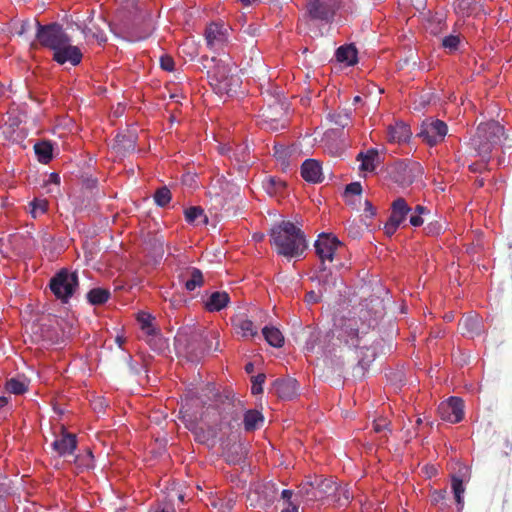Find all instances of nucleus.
Masks as SVG:
<instances>
[{
    "label": "nucleus",
    "instance_id": "nucleus-23",
    "mask_svg": "<svg viewBox=\"0 0 512 512\" xmlns=\"http://www.w3.org/2000/svg\"><path fill=\"white\" fill-rule=\"evenodd\" d=\"M412 133L410 127L404 122H396L387 128V140L390 143H402L410 139Z\"/></svg>",
    "mask_w": 512,
    "mask_h": 512
},
{
    "label": "nucleus",
    "instance_id": "nucleus-29",
    "mask_svg": "<svg viewBox=\"0 0 512 512\" xmlns=\"http://www.w3.org/2000/svg\"><path fill=\"white\" fill-rule=\"evenodd\" d=\"M111 293L105 288H93L87 293V300L91 305H102L110 299Z\"/></svg>",
    "mask_w": 512,
    "mask_h": 512
},
{
    "label": "nucleus",
    "instance_id": "nucleus-27",
    "mask_svg": "<svg viewBox=\"0 0 512 512\" xmlns=\"http://www.w3.org/2000/svg\"><path fill=\"white\" fill-rule=\"evenodd\" d=\"M264 422L262 413L258 410H247L244 413L243 424L246 432H253Z\"/></svg>",
    "mask_w": 512,
    "mask_h": 512
},
{
    "label": "nucleus",
    "instance_id": "nucleus-58",
    "mask_svg": "<svg viewBox=\"0 0 512 512\" xmlns=\"http://www.w3.org/2000/svg\"><path fill=\"white\" fill-rule=\"evenodd\" d=\"M292 495H293V492L291 490H287V489L283 490L281 493L282 498L287 501V504L289 502H291L290 500H291Z\"/></svg>",
    "mask_w": 512,
    "mask_h": 512
},
{
    "label": "nucleus",
    "instance_id": "nucleus-64",
    "mask_svg": "<svg viewBox=\"0 0 512 512\" xmlns=\"http://www.w3.org/2000/svg\"><path fill=\"white\" fill-rule=\"evenodd\" d=\"M156 512H175V509L173 507H167V508H162L160 510H157Z\"/></svg>",
    "mask_w": 512,
    "mask_h": 512
},
{
    "label": "nucleus",
    "instance_id": "nucleus-20",
    "mask_svg": "<svg viewBox=\"0 0 512 512\" xmlns=\"http://www.w3.org/2000/svg\"><path fill=\"white\" fill-rule=\"evenodd\" d=\"M179 280L183 283L185 289L190 292L204 284L201 270L195 267H189L183 271L179 275Z\"/></svg>",
    "mask_w": 512,
    "mask_h": 512
},
{
    "label": "nucleus",
    "instance_id": "nucleus-7",
    "mask_svg": "<svg viewBox=\"0 0 512 512\" xmlns=\"http://www.w3.org/2000/svg\"><path fill=\"white\" fill-rule=\"evenodd\" d=\"M447 133L448 126L444 121L429 118L421 123L417 136L433 147L443 142Z\"/></svg>",
    "mask_w": 512,
    "mask_h": 512
},
{
    "label": "nucleus",
    "instance_id": "nucleus-44",
    "mask_svg": "<svg viewBox=\"0 0 512 512\" xmlns=\"http://www.w3.org/2000/svg\"><path fill=\"white\" fill-rule=\"evenodd\" d=\"M348 327L349 330H345L349 337V339H346V343L350 344L351 346L357 347L359 343L358 329L355 328L352 323H350Z\"/></svg>",
    "mask_w": 512,
    "mask_h": 512
},
{
    "label": "nucleus",
    "instance_id": "nucleus-57",
    "mask_svg": "<svg viewBox=\"0 0 512 512\" xmlns=\"http://www.w3.org/2000/svg\"><path fill=\"white\" fill-rule=\"evenodd\" d=\"M187 349H188V353L192 354L193 357L198 358L204 354L206 347L201 348L199 352H195V353H194V349L192 348L191 344L188 345Z\"/></svg>",
    "mask_w": 512,
    "mask_h": 512
},
{
    "label": "nucleus",
    "instance_id": "nucleus-1",
    "mask_svg": "<svg viewBox=\"0 0 512 512\" xmlns=\"http://www.w3.org/2000/svg\"><path fill=\"white\" fill-rule=\"evenodd\" d=\"M270 236L276 252L287 258L299 257L307 248L304 233L290 221H282L275 225Z\"/></svg>",
    "mask_w": 512,
    "mask_h": 512
},
{
    "label": "nucleus",
    "instance_id": "nucleus-36",
    "mask_svg": "<svg viewBox=\"0 0 512 512\" xmlns=\"http://www.w3.org/2000/svg\"><path fill=\"white\" fill-rule=\"evenodd\" d=\"M446 496V490H434L430 495L431 504L438 507L440 510H444L448 506L446 503Z\"/></svg>",
    "mask_w": 512,
    "mask_h": 512
},
{
    "label": "nucleus",
    "instance_id": "nucleus-18",
    "mask_svg": "<svg viewBox=\"0 0 512 512\" xmlns=\"http://www.w3.org/2000/svg\"><path fill=\"white\" fill-rule=\"evenodd\" d=\"M205 40L209 48H220L226 41V29L224 25L211 23L205 30Z\"/></svg>",
    "mask_w": 512,
    "mask_h": 512
},
{
    "label": "nucleus",
    "instance_id": "nucleus-61",
    "mask_svg": "<svg viewBox=\"0 0 512 512\" xmlns=\"http://www.w3.org/2000/svg\"><path fill=\"white\" fill-rule=\"evenodd\" d=\"M456 503L460 506V509L463 507V495H454Z\"/></svg>",
    "mask_w": 512,
    "mask_h": 512
},
{
    "label": "nucleus",
    "instance_id": "nucleus-48",
    "mask_svg": "<svg viewBox=\"0 0 512 512\" xmlns=\"http://www.w3.org/2000/svg\"><path fill=\"white\" fill-rule=\"evenodd\" d=\"M390 422H388L386 419L381 418L378 420H375L373 423V429L376 433L383 432L385 430L390 431Z\"/></svg>",
    "mask_w": 512,
    "mask_h": 512
},
{
    "label": "nucleus",
    "instance_id": "nucleus-39",
    "mask_svg": "<svg viewBox=\"0 0 512 512\" xmlns=\"http://www.w3.org/2000/svg\"><path fill=\"white\" fill-rule=\"evenodd\" d=\"M428 209L425 206L417 205L414 209V213L411 214L409 222L414 227H419L424 223L421 215L428 213Z\"/></svg>",
    "mask_w": 512,
    "mask_h": 512
},
{
    "label": "nucleus",
    "instance_id": "nucleus-56",
    "mask_svg": "<svg viewBox=\"0 0 512 512\" xmlns=\"http://www.w3.org/2000/svg\"><path fill=\"white\" fill-rule=\"evenodd\" d=\"M485 163H480V164H477V163H474V164H471L469 166V169L472 171V172H481L482 171V168H485L486 167V163L488 160H484Z\"/></svg>",
    "mask_w": 512,
    "mask_h": 512
},
{
    "label": "nucleus",
    "instance_id": "nucleus-52",
    "mask_svg": "<svg viewBox=\"0 0 512 512\" xmlns=\"http://www.w3.org/2000/svg\"><path fill=\"white\" fill-rule=\"evenodd\" d=\"M75 461L79 462L80 465H84L87 468H89L92 465V461H93L92 452L88 451L87 455L85 457H83V460H80V458L77 456Z\"/></svg>",
    "mask_w": 512,
    "mask_h": 512
},
{
    "label": "nucleus",
    "instance_id": "nucleus-17",
    "mask_svg": "<svg viewBox=\"0 0 512 512\" xmlns=\"http://www.w3.org/2000/svg\"><path fill=\"white\" fill-rule=\"evenodd\" d=\"M459 327L463 335L474 338L482 333L483 321L478 314H469L459 321Z\"/></svg>",
    "mask_w": 512,
    "mask_h": 512
},
{
    "label": "nucleus",
    "instance_id": "nucleus-38",
    "mask_svg": "<svg viewBox=\"0 0 512 512\" xmlns=\"http://www.w3.org/2000/svg\"><path fill=\"white\" fill-rule=\"evenodd\" d=\"M154 200L158 206H166L171 200V191L166 186L157 189L154 194Z\"/></svg>",
    "mask_w": 512,
    "mask_h": 512
},
{
    "label": "nucleus",
    "instance_id": "nucleus-14",
    "mask_svg": "<svg viewBox=\"0 0 512 512\" xmlns=\"http://www.w3.org/2000/svg\"><path fill=\"white\" fill-rule=\"evenodd\" d=\"M276 498L274 485L265 484L258 486L253 493L248 495L251 506L265 508L270 506Z\"/></svg>",
    "mask_w": 512,
    "mask_h": 512
},
{
    "label": "nucleus",
    "instance_id": "nucleus-26",
    "mask_svg": "<svg viewBox=\"0 0 512 512\" xmlns=\"http://www.w3.org/2000/svg\"><path fill=\"white\" fill-rule=\"evenodd\" d=\"M337 61L346 63L348 66L357 63V49L353 44L340 46L335 53Z\"/></svg>",
    "mask_w": 512,
    "mask_h": 512
},
{
    "label": "nucleus",
    "instance_id": "nucleus-35",
    "mask_svg": "<svg viewBox=\"0 0 512 512\" xmlns=\"http://www.w3.org/2000/svg\"><path fill=\"white\" fill-rule=\"evenodd\" d=\"M329 120L337 126L345 128L350 123V113L347 110H341L328 115Z\"/></svg>",
    "mask_w": 512,
    "mask_h": 512
},
{
    "label": "nucleus",
    "instance_id": "nucleus-12",
    "mask_svg": "<svg viewBox=\"0 0 512 512\" xmlns=\"http://www.w3.org/2000/svg\"><path fill=\"white\" fill-rule=\"evenodd\" d=\"M83 54L78 46L72 45L71 40L66 41L65 44L60 45L53 52V60L60 65L70 63L72 66H77L81 63Z\"/></svg>",
    "mask_w": 512,
    "mask_h": 512
},
{
    "label": "nucleus",
    "instance_id": "nucleus-5",
    "mask_svg": "<svg viewBox=\"0 0 512 512\" xmlns=\"http://www.w3.org/2000/svg\"><path fill=\"white\" fill-rule=\"evenodd\" d=\"M36 27V39L42 47L49 48L53 52L60 45L70 41V36L65 32L62 25L50 23L42 25L38 20H34Z\"/></svg>",
    "mask_w": 512,
    "mask_h": 512
},
{
    "label": "nucleus",
    "instance_id": "nucleus-25",
    "mask_svg": "<svg viewBox=\"0 0 512 512\" xmlns=\"http://www.w3.org/2000/svg\"><path fill=\"white\" fill-rule=\"evenodd\" d=\"M138 321L141 325V329L148 336L147 342L150 346H157L158 344H163V339L156 334L155 328L152 326L150 315L144 313L140 314L138 316Z\"/></svg>",
    "mask_w": 512,
    "mask_h": 512
},
{
    "label": "nucleus",
    "instance_id": "nucleus-28",
    "mask_svg": "<svg viewBox=\"0 0 512 512\" xmlns=\"http://www.w3.org/2000/svg\"><path fill=\"white\" fill-rule=\"evenodd\" d=\"M262 334L267 343L273 347L280 348L284 344V336L282 332L274 326H265Z\"/></svg>",
    "mask_w": 512,
    "mask_h": 512
},
{
    "label": "nucleus",
    "instance_id": "nucleus-11",
    "mask_svg": "<svg viewBox=\"0 0 512 512\" xmlns=\"http://www.w3.org/2000/svg\"><path fill=\"white\" fill-rule=\"evenodd\" d=\"M438 412L442 420L458 423L464 417L463 400L458 397H450L447 402L440 404Z\"/></svg>",
    "mask_w": 512,
    "mask_h": 512
},
{
    "label": "nucleus",
    "instance_id": "nucleus-42",
    "mask_svg": "<svg viewBox=\"0 0 512 512\" xmlns=\"http://www.w3.org/2000/svg\"><path fill=\"white\" fill-rule=\"evenodd\" d=\"M266 376L263 373H259L258 375L254 376L252 379V387L251 392L253 395H257L262 393L263 391V384L265 382Z\"/></svg>",
    "mask_w": 512,
    "mask_h": 512
},
{
    "label": "nucleus",
    "instance_id": "nucleus-8",
    "mask_svg": "<svg viewBox=\"0 0 512 512\" xmlns=\"http://www.w3.org/2000/svg\"><path fill=\"white\" fill-rule=\"evenodd\" d=\"M422 175L423 168L418 162L398 163L393 171L394 181L403 187L421 180Z\"/></svg>",
    "mask_w": 512,
    "mask_h": 512
},
{
    "label": "nucleus",
    "instance_id": "nucleus-24",
    "mask_svg": "<svg viewBox=\"0 0 512 512\" xmlns=\"http://www.w3.org/2000/svg\"><path fill=\"white\" fill-rule=\"evenodd\" d=\"M390 209L391 213L389 219L400 225L406 220L407 215L412 211L410 205L402 197L395 199L392 202Z\"/></svg>",
    "mask_w": 512,
    "mask_h": 512
},
{
    "label": "nucleus",
    "instance_id": "nucleus-49",
    "mask_svg": "<svg viewBox=\"0 0 512 512\" xmlns=\"http://www.w3.org/2000/svg\"><path fill=\"white\" fill-rule=\"evenodd\" d=\"M442 230V225L435 221V222H430L426 227H425V231H426V234L427 235H438L440 234Z\"/></svg>",
    "mask_w": 512,
    "mask_h": 512
},
{
    "label": "nucleus",
    "instance_id": "nucleus-63",
    "mask_svg": "<svg viewBox=\"0 0 512 512\" xmlns=\"http://www.w3.org/2000/svg\"><path fill=\"white\" fill-rule=\"evenodd\" d=\"M270 182L272 183V185L277 186V187L284 186V182H282L281 180L276 181L274 178H271Z\"/></svg>",
    "mask_w": 512,
    "mask_h": 512
},
{
    "label": "nucleus",
    "instance_id": "nucleus-55",
    "mask_svg": "<svg viewBox=\"0 0 512 512\" xmlns=\"http://www.w3.org/2000/svg\"><path fill=\"white\" fill-rule=\"evenodd\" d=\"M32 26H35L34 25V22H30L29 20H26V21H23L22 22V25H21V30L19 32V34H24L26 33L28 30H30L32 28Z\"/></svg>",
    "mask_w": 512,
    "mask_h": 512
},
{
    "label": "nucleus",
    "instance_id": "nucleus-37",
    "mask_svg": "<svg viewBox=\"0 0 512 512\" xmlns=\"http://www.w3.org/2000/svg\"><path fill=\"white\" fill-rule=\"evenodd\" d=\"M6 390L15 395H21L27 391L24 381L12 378L6 382Z\"/></svg>",
    "mask_w": 512,
    "mask_h": 512
},
{
    "label": "nucleus",
    "instance_id": "nucleus-13",
    "mask_svg": "<svg viewBox=\"0 0 512 512\" xmlns=\"http://www.w3.org/2000/svg\"><path fill=\"white\" fill-rule=\"evenodd\" d=\"M230 321L235 333L243 339H251L258 335L257 326L245 313L233 315Z\"/></svg>",
    "mask_w": 512,
    "mask_h": 512
},
{
    "label": "nucleus",
    "instance_id": "nucleus-43",
    "mask_svg": "<svg viewBox=\"0 0 512 512\" xmlns=\"http://www.w3.org/2000/svg\"><path fill=\"white\" fill-rule=\"evenodd\" d=\"M460 39L456 35H449L443 38L442 46L450 51H455L458 48Z\"/></svg>",
    "mask_w": 512,
    "mask_h": 512
},
{
    "label": "nucleus",
    "instance_id": "nucleus-54",
    "mask_svg": "<svg viewBox=\"0 0 512 512\" xmlns=\"http://www.w3.org/2000/svg\"><path fill=\"white\" fill-rule=\"evenodd\" d=\"M365 208L364 211L370 216L373 217L376 214V209L372 205V203L369 200H365L364 202Z\"/></svg>",
    "mask_w": 512,
    "mask_h": 512
},
{
    "label": "nucleus",
    "instance_id": "nucleus-34",
    "mask_svg": "<svg viewBox=\"0 0 512 512\" xmlns=\"http://www.w3.org/2000/svg\"><path fill=\"white\" fill-rule=\"evenodd\" d=\"M351 498L352 495L350 494L349 490L346 487L338 485L337 493H335L334 497H331V504L338 507H343L349 503Z\"/></svg>",
    "mask_w": 512,
    "mask_h": 512
},
{
    "label": "nucleus",
    "instance_id": "nucleus-33",
    "mask_svg": "<svg viewBox=\"0 0 512 512\" xmlns=\"http://www.w3.org/2000/svg\"><path fill=\"white\" fill-rule=\"evenodd\" d=\"M2 135L5 140H7L11 143H18L24 137L23 133L20 130H18L17 128H15L14 123L5 124V126L3 127V130H2Z\"/></svg>",
    "mask_w": 512,
    "mask_h": 512
},
{
    "label": "nucleus",
    "instance_id": "nucleus-19",
    "mask_svg": "<svg viewBox=\"0 0 512 512\" xmlns=\"http://www.w3.org/2000/svg\"><path fill=\"white\" fill-rule=\"evenodd\" d=\"M52 448L59 456L72 455L77 448L76 435L63 430L61 437L52 443Z\"/></svg>",
    "mask_w": 512,
    "mask_h": 512
},
{
    "label": "nucleus",
    "instance_id": "nucleus-4",
    "mask_svg": "<svg viewBox=\"0 0 512 512\" xmlns=\"http://www.w3.org/2000/svg\"><path fill=\"white\" fill-rule=\"evenodd\" d=\"M214 66L208 71L210 84L218 94L230 95L240 85L239 77L232 72V67L221 60L212 59Z\"/></svg>",
    "mask_w": 512,
    "mask_h": 512
},
{
    "label": "nucleus",
    "instance_id": "nucleus-22",
    "mask_svg": "<svg viewBox=\"0 0 512 512\" xmlns=\"http://www.w3.org/2000/svg\"><path fill=\"white\" fill-rule=\"evenodd\" d=\"M230 303V296L225 291L212 292L204 301V308L208 312H219Z\"/></svg>",
    "mask_w": 512,
    "mask_h": 512
},
{
    "label": "nucleus",
    "instance_id": "nucleus-46",
    "mask_svg": "<svg viewBox=\"0 0 512 512\" xmlns=\"http://www.w3.org/2000/svg\"><path fill=\"white\" fill-rule=\"evenodd\" d=\"M325 293L319 289L318 292L315 291H309L306 293L305 300L309 304H316L319 303Z\"/></svg>",
    "mask_w": 512,
    "mask_h": 512
},
{
    "label": "nucleus",
    "instance_id": "nucleus-6",
    "mask_svg": "<svg viewBox=\"0 0 512 512\" xmlns=\"http://www.w3.org/2000/svg\"><path fill=\"white\" fill-rule=\"evenodd\" d=\"M79 285L76 272H69L67 269H61L49 282V287L54 296L64 303L73 296Z\"/></svg>",
    "mask_w": 512,
    "mask_h": 512
},
{
    "label": "nucleus",
    "instance_id": "nucleus-3",
    "mask_svg": "<svg viewBox=\"0 0 512 512\" xmlns=\"http://www.w3.org/2000/svg\"><path fill=\"white\" fill-rule=\"evenodd\" d=\"M338 491V484L331 478L315 476L314 480H307L298 487L297 495L307 502L327 501Z\"/></svg>",
    "mask_w": 512,
    "mask_h": 512
},
{
    "label": "nucleus",
    "instance_id": "nucleus-50",
    "mask_svg": "<svg viewBox=\"0 0 512 512\" xmlns=\"http://www.w3.org/2000/svg\"><path fill=\"white\" fill-rule=\"evenodd\" d=\"M160 66L165 71H172L174 69V60L168 55L161 56Z\"/></svg>",
    "mask_w": 512,
    "mask_h": 512
},
{
    "label": "nucleus",
    "instance_id": "nucleus-41",
    "mask_svg": "<svg viewBox=\"0 0 512 512\" xmlns=\"http://www.w3.org/2000/svg\"><path fill=\"white\" fill-rule=\"evenodd\" d=\"M82 33L86 38H92L97 40L99 43L106 42L107 38L103 31L96 30L94 31L93 28L89 26H85L82 28Z\"/></svg>",
    "mask_w": 512,
    "mask_h": 512
},
{
    "label": "nucleus",
    "instance_id": "nucleus-10",
    "mask_svg": "<svg viewBox=\"0 0 512 512\" xmlns=\"http://www.w3.org/2000/svg\"><path fill=\"white\" fill-rule=\"evenodd\" d=\"M314 247L321 264H325L326 260L333 261L334 255L336 251L342 247V243L337 237L322 233L315 241Z\"/></svg>",
    "mask_w": 512,
    "mask_h": 512
},
{
    "label": "nucleus",
    "instance_id": "nucleus-45",
    "mask_svg": "<svg viewBox=\"0 0 512 512\" xmlns=\"http://www.w3.org/2000/svg\"><path fill=\"white\" fill-rule=\"evenodd\" d=\"M362 193V186L359 182H352L348 184L345 188V195H354V196H361Z\"/></svg>",
    "mask_w": 512,
    "mask_h": 512
},
{
    "label": "nucleus",
    "instance_id": "nucleus-62",
    "mask_svg": "<svg viewBox=\"0 0 512 512\" xmlns=\"http://www.w3.org/2000/svg\"><path fill=\"white\" fill-rule=\"evenodd\" d=\"M50 179L52 182L58 184L60 182V178H59V175L56 174V173H52L50 174Z\"/></svg>",
    "mask_w": 512,
    "mask_h": 512
},
{
    "label": "nucleus",
    "instance_id": "nucleus-15",
    "mask_svg": "<svg viewBox=\"0 0 512 512\" xmlns=\"http://www.w3.org/2000/svg\"><path fill=\"white\" fill-rule=\"evenodd\" d=\"M311 279L318 282L320 290L325 294L333 293L338 284L342 285V282L326 268L325 264H320L315 276Z\"/></svg>",
    "mask_w": 512,
    "mask_h": 512
},
{
    "label": "nucleus",
    "instance_id": "nucleus-16",
    "mask_svg": "<svg viewBox=\"0 0 512 512\" xmlns=\"http://www.w3.org/2000/svg\"><path fill=\"white\" fill-rule=\"evenodd\" d=\"M298 382L296 379H276L272 383L271 390L281 399H292L297 394Z\"/></svg>",
    "mask_w": 512,
    "mask_h": 512
},
{
    "label": "nucleus",
    "instance_id": "nucleus-60",
    "mask_svg": "<svg viewBox=\"0 0 512 512\" xmlns=\"http://www.w3.org/2000/svg\"><path fill=\"white\" fill-rule=\"evenodd\" d=\"M209 393H212L213 397H217L218 393L215 392V387L212 384H207L205 388Z\"/></svg>",
    "mask_w": 512,
    "mask_h": 512
},
{
    "label": "nucleus",
    "instance_id": "nucleus-9",
    "mask_svg": "<svg viewBox=\"0 0 512 512\" xmlns=\"http://www.w3.org/2000/svg\"><path fill=\"white\" fill-rule=\"evenodd\" d=\"M124 28L131 41L144 40L151 34L150 17L140 12L133 21L124 22Z\"/></svg>",
    "mask_w": 512,
    "mask_h": 512
},
{
    "label": "nucleus",
    "instance_id": "nucleus-40",
    "mask_svg": "<svg viewBox=\"0 0 512 512\" xmlns=\"http://www.w3.org/2000/svg\"><path fill=\"white\" fill-rule=\"evenodd\" d=\"M201 216H204V222L206 223L207 217L201 207L193 206L185 210V219L188 223H194Z\"/></svg>",
    "mask_w": 512,
    "mask_h": 512
},
{
    "label": "nucleus",
    "instance_id": "nucleus-30",
    "mask_svg": "<svg viewBox=\"0 0 512 512\" xmlns=\"http://www.w3.org/2000/svg\"><path fill=\"white\" fill-rule=\"evenodd\" d=\"M35 154L41 163L47 164L52 159V145L48 141H41L34 145Z\"/></svg>",
    "mask_w": 512,
    "mask_h": 512
},
{
    "label": "nucleus",
    "instance_id": "nucleus-47",
    "mask_svg": "<svg viewBox=\"0 0 512 512\" xmlns=\"http://www.w3.org/2000/svg\"><path fill=\"white\" fill-rule=\"evenodd\" d=\"M452 490L454 495H463L465 492V488L463 486V481L459 477L453 476L452 478Z\"/></svg>",
    "mask_w": 512,
    "mask_h": 512
},
{
    "label": "nucleus",
    "instance_id": "nucleus-53",
    "mask_svg": "<svg viewBox=\"0 0 512 512\" xmlns=\"http://www.w3.org/2000/svg\"><path fill=\"white\" fill-rule=\"evenodd\" d=\"M273 150L274 156H276L279 159H284L287 154L286 148L282 145H274Z\"/></svg>",
    "mask_w": 512,
    "mask_h": 512
},
{
    "label": "nucleus",
    "instance_id": "nucleus-2",
    "mask_svg": "<svg viewBox=\"0 0 512 512\" xmlns=\"http://www.w3.org/2000/svg\"><path fill=\"white\" fill-rule=\"evenodd\" d=\"M505 135V130L502 125L496 121H489L480 123L477 127L476 133L471 138V146L476 151L477 155L483 160H489L492 150L500 145L501 139Z\"/></svg>",
    "mask_w": 512,
    "mask_h": 512
},
{
    "label": "nucleus",
    "instance_id": "nucleus-32",
    "mask_svg": "<svg viewBox=\"0 0 512 512\" xmlns=\"http://www.w3.org/2000/svg\"><path fill=\"white\" fill-rule=\"evenodd\" d=\"M49 202L45 198H35L29 203V213L36 219L48 211Z\"/></svg>",
    "mask_w": 512,
    "mask_h": 512
},
{
    "label": "nucleus",
    "instance_id": "nucleus-21",
    "mask_svg": "<svg viewBox=\"0 0 512 512\" xmlns=\"http://www.w3.org/2000/svg\"><path fill=\"white\" fill-rule=\"evenodd\" d=\"M301 176L307 182L320 183L323 181L322 167L315 159H307L301 166Z\"/></svg>",
    "mask_w": 512,
    "mask_h": 512
},
{
    "label": "nucleus",
    "instance_id": "nucleus-31",
    "mask_svg": "<svg viewBox=\"0 0 512 512\" xmlns=\"http://www.w3.org/2000/svg\"><path fill=\"white\" fill-rule=\"evenodd\" d=\"M379 154L376 149H370L366 154L360 153L357 159H361L360 169L364 171H373L375 169V161L378 160Z\"/></svg>",
    "mask_w": 512,
    "mask_h": 512
},
{
    "label": "nucleus",
    "instance_id": "nucleus-51",
    "mask_svg": "<svg viewBox=\"0 0 512 512\" xmlns=\"http://www.w3.org/2000/svg\"><path fill=\"white\" fill-rule=\"evenodd\" d=\"M399 226L400 224L395 223L393 220L388 218L387 222L384 225L385 234L388 236H392L397 231Z\"/></svg>",
    "mask_w": 512,
    "mask_h": 512
},
{
    "label": "nucleus",
    "instance_id": "nucleus-59",
    "mask_svg": "<svg viewBox=\"0 0 512 512\" xmlns=\"http://www.w3.org/2000/svg\"><path fill=\"white\" fill-rule=\"evenodd\" d=\"M282 512H298V506L289 502L287 507L282 510Z\"/></svg>",
    "mask_w": 512,
    "mask_h": 512
}]
</instances>
